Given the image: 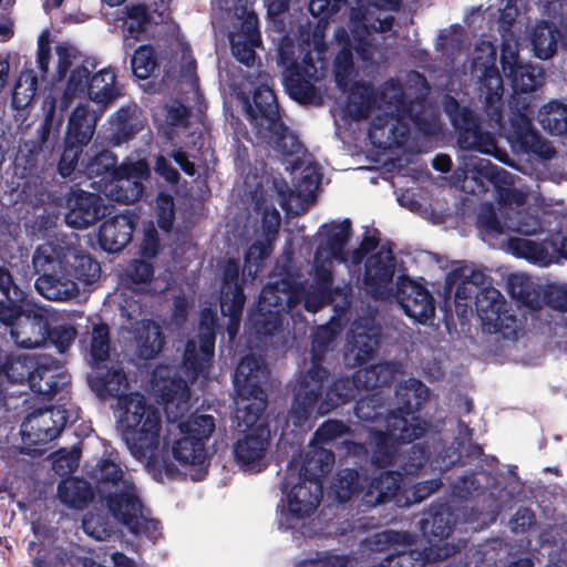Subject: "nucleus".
Here are the masks:
<instances>
[{
    "label": "nucleus",
    "instance_id": "f257e3e1",
    "mask_svg": "<svg viewBox=\"0 0 567 567\" xmlns=\"http://www.w3.org/2000/svg\"><path fill=\"white\" fill-rule=\"evenodd\" d=\"M400 0H355L351 8L349 28L353 35H371L372 33H384L392 25L389 16L372 18L371 9L395 10Z\"/></svg>",
    "mask_w": 567,
    "mask_h": 567
},
{
    "label": "nucleus",
    "instance_id": "f03ea898",
    "mask_svg": "<svg viewBox=\"0 0 567 567\" xmlns=\"http://www.w3.org/2000/svg\"><path fill=\"white\" fill-rule=\"evenodd\" d=\"M226 10L228 35H259V23L256 13L247 9L246 0H216Z\"/></svg>",
    "mask_w": 567,
    "mask_h": 567
},
{
    "label": "nucleus",
    "instance_id": "7ed1b4c3",
    "mask_svg": "<svg viewBox=\"0 0 567 567\" xmlns=\"http://www.w3.org/2000/svg\"><path fill=\"white\" fill-rule=\"evenodd\" d=\"M525 0H507L506 6L501 10L496 21V31L499 33H522L523 27L527 28Z\"/></svg>",
    "mask_w": 567,
    "mask_h": 567
},
{
    "label": "nucleus",
    "instance_id": "20e7f679",
    "mask_svg": "<svg viewBox=\"0 0 567 567\" xmlns=\"http://www.w3.org/2000/svg\"><path fill=\"white\" fill-rule=\"evenodd\" d=\"M165 9L166 4L163 0L158 3L154 2L153 13H156L157 17L161 18ZM152 23H157V19L154 14L147 13L146 8L143 6H133L127 9L123 25L128 33L133 34L147 32Z\"/></svg>",
    "mask_w": 567,
    "mask_h": 567
},
{
    "label": "nucleus",
    "instance_id": "39448f33",
    "mask_svg": "<svg viewBox=\"0 0 567 567\" xmlns=\"http://www.w3.org/2000/svg\"><path fill=\"white\" fill-rule=\"evenodd\" d=\"M344 0H310L309 11L315 18H318V28L337 12Z\"/></svg>",
    "mask_w": 567,
    "mask_h": 567
},
{
    "label": "nucleus",
    "instance_id": "423d86ee",
    "mask_svg": "<svg viewBox=\"0 0 567 567\" xmlns=\"http://www.w3.org/2000/svg\"><path fill=\"white\" fill-rule=\"evenodd\" d=\"M555 20V17L550 21L543 20L530 35H554L555 33L563 35V33H567V21H560V27L558 28Z\"/></svg>",
    "mask_w": 567,
    "mask_h": 567
},
{
    "label": "nucleus",
    "instance_id": "0eeeda50",
    "mask_svg": "<svg viewBox=\"0 0 567 567\" xmlns=\"http://www.w3.org/2000/svg\"><path fill=\"white\" fill-rule=\"evenodd\" d=\"M288 8L287 0H268V16L277 23V17L284 13Z\"/></svg>",
    "mask_w": 567,
    "mask_h": 567
},
{
    "label": "nucleus",
    "instance_id": "6e6552de",
    "mask_svg": "<svg viewBox=\"0 0 567 567\" xmlns=\"http://www.w3.org/2000/svg\"><path fill=\"white\" fill-rule=\"evenodd\" d=\"M535 3L542 4L548 13H556L557 9H561V3L559 0H533Z\"/></svg>",
    "mask_w": 567,
    "mask_h": 567
},
{
    "label": "nucleus",
    "instance_id": "1a4fd4ad",
    "mask_svg": "<svg viewBox=\"0 0 567 567\" xmlns=\"http://www.w3.org/2000/svg\"><path fill=\"white\" fill-rule=\"evenodd\" d=\"M13 33V23L9 20H6L0 23V35H8Z\"/></svg>",
    "mask_w": 567,
    "mask_h": 567
},
{
    "label": "nucleus",
    "instance_id": "9d476101",
    "mask_svg": "<svg viewBox=\"0 0 567 567\" xmlns=\"http://www.w3.org/2000/svg\"><path fill=\"white\" fill-rule=\"evenodd\" d=\"M63 0H49L48 1V6H51L53 8H58L60 7V4L62 3Z\"/></svg>",
    "mask_w": 567,
    "mask_h": 567
},
{
    "label": "nucleus",
    "instance_id": "9b49d317",
    "mask_svg": "<svg viewBox=\"0 0 567 567\" xmlns=\"http://www.w3.org/2000/svg\"><path fill=\"white\" fill-rule=\"evenodd\" d=\"M106 3H109L110 6H118L121 3H123L125 0H104Z\"/></svg>",
    "mask_w": 567,
    "mask_h": 567
}]
</instances>
